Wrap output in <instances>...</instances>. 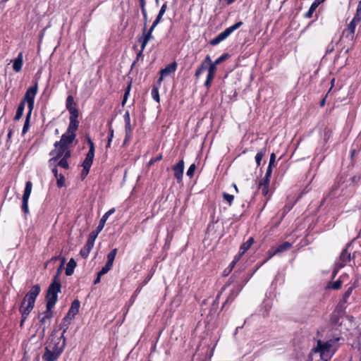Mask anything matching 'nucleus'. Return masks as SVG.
Wrapping results in <instances>:
<instances>
[{
	"label": "nucleus",
	"mask_w": 361,
	"mask_h": 361,
	"mask_svg": "<svg viewBox=\"0 0 361 361\" xmlns=\"http://www.w3.org/2000/svg\"><path fill=\"white\" fill-rule=\"evenodd\" d=\"M251 276L252 275H250L248 273H245L243 270L235 271L226 283L221 288L220 292L216 297L215 301L219 299L222 293L231 284H235L234 286L239 287V289H243Z\"/></svg>",
	"instance_id": "1"
},
{
	"label": "nucleus",
	"mask_w": 361,
	"mask_h": 361,
	"mask_svg": "<svg viewBox=\"0 0 361 361\" xmlns=\"http://www.w3.org/2000/svg\"><path fill=\"white\" fill-rule=\"evenodd\" d=\"M61 284L57 276H54L51 284L49 286L45 296L46 307L54 308L58 300V293L61 292Z\"/></svg>",
	"instance_id": "2"
},
{
	"label": "nucleus",
	"mask_w": 361,
	"mask_h": 361,
	"mask_svg": "<svg viewBox=\"0 0 361 361\" xmlns=\"http://www.w3.org/2000/svg\"><path fill=\"white\" fill-rule=\"evenodd\" d=\"M41 292L39 284H35L31 287L30 290L25 294L20 307H24L27 310H32L36 299Z\"/></svg>",
	"instance_id": "3"
},
{
	"label": "nucleus",
	"mask_w": 361,
	"mask_h": 361,
	"mask_svg": "<svg viewBox=\"0 0 361 361\" xmlns=\"http://www.w3.org/2000/svg\"><path fill=\"white\" fill-rule=\"evenodd\" d=\"M33 85L29 87L20 102L27 104L28 111H32L35 105V99L38 92V80H32Z\"/></svg>",
	"instance_id": "4"
},
{
	"label": "nucleus",
	"mask_w": 361,
	"mask_h": 361,
	"mask_svg": "<svg viewBox=\"0 0 361 361\" xmlns=\"http://www.w3.org/2000/svg\"><path fill=\"white\" fill-rule=\"evenodd\" d=\"M243 24L242 21H238L234 25L227 27L223 32L219 33L216 37L210 40L209 44L212 46H216L221 42L226 39L233 32L238 29Z\"/></svg>",
	"instance_id": "5"
},
{
	"label": "nucleus",
	"mask_w": 361,
	"mask_h": 361,
	"mask_svg": "<svg viewBox=\"0 0 361 361\" xmlns=\"http://www.w3.org/2000/svg\"><path fill=\"white\" fill-rule=\"evenodd\" d=\"M52 310L53 308H50L49 310L48 307H46V310L38 316L39 328L42 329L43 333H44L46 329H47L51 325V319L54 317Z\"/></svg>",
	"instance_id": "6"
},
{
	"label": "nucleus",
	"mask_w": 361,
	"mask_h": 361,
	"mask_svg": "<svg viewBox=\"0 0 361 361\" xmlns=\"http://www.w3.org/2000/svg\"><path fill=\"white\" fill-rule=\"evenodd\" d=\"M86 140L89 145V151L85 156V158L82 164V166L91 168L94 157L95 147L94 142L89 135L86 136Z\"/></svg>",
	"instance_id": "7"
},
{
	"label": "nucleus",
	"mask_w": 361,
	"mask_h": 361,
	"mask_svg": "<svg viewBox=\"0 0 361 361\" xmlns=\"http://www.w3.org/2000/svg\"><path fill=\"white\" fill-rule=\"evenodd\" d=\"M339 340L340 338L330 339L326 342H322L321 340H318L317 343V346L314 350L315 353H320L322 355L328 353L331 348L333 344L338 341Z\"/></svg>",
	"instance_id": "8"
},
{
	"label": "nucleus",
	"mask_w": 361,
	"mask_h": 361,
	"mask_svg": "<svg viewBox=\"0 0 361 361\" xmlns=\"http://www.w3.org/2000/svg\"><path fill=\"white\" fill-rule=\"evenodd\" d=\"M350 245L348 244L344 249H343L338 260L336 262L335 265L338 267V269H341L344 267L348 262L351 259V255L348 251V247Z\"/></svg>",
	"instance_id": "9"
},
{
	"label": "nucleus",
	"mask_w": 361,
	"mask_h": 361,
	"mask_svg": "<svg viewBox=\"0 0 361 361\" xmlns=\"http://www.w3.org/2000/svg\"><path fill=\"white\" fill-rule=\"evenodd\" d=\"M178 64L176 61H173L169 64H168L164 68L161 69L159 71L160 77L157 80V83L159 85H161L164 78L170 75L172 73H174L177 69Z\"/></svg>",
	"instance_id": "10"
},
{
	"label": "nucleus",
	"mask_w": 361,
	"mask_h": 361,
	"mask_svg": "<svg viewBox=\"0 0 361 361\" xmlns=\"http://www.w3.org/2000/svg\"><path fill=\"white\" fill-rule=\"evenodd\" d=\"M67 147L68 146L63 145L62 144H59L57 147H55V149L51 150L49 153V155L52 156V157L49 160V164L51 165L52 163L56 162L61 158Z\"/></svg>",
	"instance_id": "11"
},
{
	"label": "nucleus",
	"mask_w": 361,
	"mask_h": 361,
	"mask_svg": "<svg viewBox=\"0 0 361 361\" xmlns=\"http://www.w3.org/2000/svg\"><path fill=\"white\" fill-rule=\"evenodd\" d=\"M184 168L185 163L183 159L172 166L174 178L178 183H182L183 181Z\"/></svg>",
	"instance_id": "12"
},
{
	"label": "nucleus",
	"mask_w": 361,
	"mask_h": 361,
	"mask_svg": "<svg viewBox=\"0 0 361 361\" xmlns=\"http://www.w3.org/2000/svg\"><path fill=\"white\" fill-rule=\"evenodd\" d=\"M345 312V308L336 306L334 311L330 315V322L332 325L341 326L340 319L343 317Z\"/></svg>",
	"instance_id": "13"
},
{
	"label": "nucleus",
	"mask_w": 361,
	"mask_h": 361,
	"mask_svg": "<svg viewBox=\"0 0 361 361\" xmlns=\"http://www.w3.org/2000/svg\"><path fill=\"white\" fill-rule=\"evenodd\" d=\"M66 346V339L62 341L61 343V338H51L49 339L46 347H51L53 348L54 351H58L61 350V353H63L64 348Z\"/></svg>",
	"instance_id": "14"
},
{
	"label": "nucleus",
	"mask_w": 361,
	"mask_h": 361,
	"mask_svg": "<svg viewBox=\"0 0 361 361\" xmlns=\"http://www.w3.org/2000/svg\"><path fill=\"white\" fill-rule=\"evenodd\" d=\"M76 133H68V131H66L61 135V140L59 141L55 142L54 146L57 147L59 144H62L63 145L69 147V145L74 141Z\"/></svg>",
	"instance_id": "15"
},
{
	"label": "nucleus",
	"mask_w": 361,
	"mask_h": 361,
	"mask_svg": "<svg viewBox=\"0 0 361 361\" xmlns=\"http://www.w3.org/2000/svg\"><path fill=\"white\" fill-rule=\"evenodd\" d=\"M61 355V350L54 351L51 347H45V352L42 355L44 361H56Z\"/></svg>",
	"instance_id": "16"
},
{
	"label": "nucleus",
	"mask_w": 361,
	"mask_h": 361,
	"mask_svg": "<svg viewBox=\"0 0 361 361\" xmlns=\"http://www.w3.org/2000/svg\"><path fill=\"white\" fill-rule=\"evenodd\" d=\"M80 307V302L78 299H75L72 302L71 305L65 317L73 319L75 315L78 313Z\"/></svg>",
	"instance_id": "17"
},
{
	"label": "nucleus",
	"mask_w": 361,
	"mask_h": 361,
	"mask_svg": "<svg viewBox=\"0 0 361 361\" xmlns=\"http://www.w3.org/2000/svg\"><path fill=\"white\" fill-rule=\"evenodd\" d=\"M78 116L79 114L70 115L69 124L66 131L71 133H75L79 126Z\"/></svg>",
	"instance_id": "18"
},
{
	"label": "nucleus",
	"mask_w": 361,
	"mask_h": 361,
	"mask_svg": "<svg viewBox=\"0 0 361 361\" xmlns=\"http://www.w3.org/2000/svg\"><path fill=\"white\" fill-rule=\"evenodd\" d=\"M66 107L70 115L79 114L78 109L76 108V104L72 95H68L66 101Z\"/></svg>",
	"instance_id": "19"
},
{
	"label": "nucleus",
	"mask_w": 361,
	"mask_h": 361,
	"mask_svg": "<svg viewBox=\"0 0 361 361\" xmlns=\"http://www.w3.org/2000/svg\"><path fill=\"white\" fill-rule=\"evenodd\" d=\"M356 283H355L353 285L350 286L343 293L342 298L338 303V306H340L343 308L345 309V304L348 302V300L350 295L352 294L353 290L356 288Z\"/></svg>",
	"instance_id": "20"
},
{
	"label": "nucleus",
	"mask_w": 361,
	"mask_h": 361,
	"mask_svg": "<svg viewBox=\"0 0 361 361\" xmlns=\"http://www.w3.org/2000/svg\"><path fill=\"white\" fill-rule=\"evenodd\" d=\"M242 290V289H239V287L234 286V288L231 290L229 295H228L226 301L223 304L222 309L228 304L231 303L234 301L235 298L238 295L239 293Z\"/></svg>",
	"instance_id": "21"
},
{
	"label": "nucleus",
	"mask_w": 361,
	"mask_h": 361,
	"mask_svg": "<svg viewBox=\"0 0 361 361\" xmlns=\"http://www.w3.org/2000/svg\"><path fill=\"white\" fill-rule=\"evenodd\" d=\"M355 39V32L348 30V28H345L343 30L342 35L341 37V40L344 39L350 42H353Z\"/></svg>",
	"instance_id": "22"
},
{
	"label": "nucleus",
	"mask_w": 361,
	"mask_h": 361,
	"mask_svg": "<svg viewBox=\"0 0 361 361\" xmlns=\"http://www.w3.org/2000/svg\"><path fill=\"white\" fill-rule=\"evenodd\" d=\"M322 2H323V0H314L311 4L308 11L304 14V17L306 18H311L314 12Z\"/></svg>",
	"instance_id": "23"
},
{
	"label": "nucleus",
	"mask_w": 361,
	"mask_h": 361,
	"mask_svg": "<svg viewBox=\"0 0 361 361\" xmlns=\"http://www.w3.org/2000/svg\"><path fill=\"white\" fill-rule=\"evenodd\" d=\"M23 65V54L20 53L15 59L13 64V68L16 72H20Z\"/></svg>",
	"instance_id": "24"
},
{
	"label": "nucleus",
	"mask_w": 361,
	"mask_h": 361,
	"mask_svg": "<svg viewBox=\"0 0 361 361\" xmlns=\"http://www.w3.org/2000/svg\"><path fill=\"white\" fill-rule=\"evenodd\" d=\"M253 243L254 238L252 237L249 238L246 242L243 243L240 245L239 253L238 255H240L241 257L246 251H247L250 248Z\"/></svg>",
	"instance_id": "25"
},
{
	"label": "nucleus",
	"mask_w": 361,
	"mask_h": 361,
	"mask_svg": "<svg viewBox=\"0 0 361 361\" xmlns=\"http://www.w3.org/2000/svg\"><path fill=\"white\" fill-rule=\"evenodd\" d=\"M94 245L86 242L83 247L80 251V255L83 259H87L90 255V251L93 248Z\"/></svg>",
	"instance_id": "26"
},
{
	"label": "nucleus",
	"mask_w": 361,
	"mask_h": 361,
	"mask_svg": "<svg viewBox=\"0 0 361 361\" xmlns=\"http://www.w3.org/2000/svg\"><path fill=\"white\" fill-rule=\"evenodd\" d=\"M115 211H116L115 208H111V209H109L108 212H106L102 216V217L101 218V219L99 221V225L97 226L99 229H101L102 231V229L104 227L106 220L108 219V218L109 217L110 215H111L112 214H114L115 212Z\"/></svg>",
	"instance_id": "27"
},
{
	"label": "nucleus",
	"mask_w": 361,
	"mask_h": 361,
	"mask_svg": "<svg viewBox=\"0 0 361 361\" xmlns=\"http://www.w3.org/2000/svg\"><path fill=\"white\" fill-rule=\"evenodd\" d=\"M77 264L73 258H71L69 262H68L65 271V274L66 276H71L74 272V269L75 268Z\"/></svg>",
	"instance_id": "28"
},
{
	"label": "nucleus",
	"mask_w": 361,
	"mask_h": 361,
	"mask_svg": "<svg viewBox=\"0 0 361 361\" xmlns=\"http://www.w3.org/2000/svg\"><path fill=\"white\" fill-rule=\"evenodd\" d=\"M32 182L30 180L27 181L25 183V187L22 200H29V197H30L31 192H32Z\"/></svg>",
	"instance_id": "29"
},
{
	"label": "nucleus",
	"mask_w": 361,
	"mask_h": 361,
	"mask_svg": "<svg viewBox=\"0 0 361 361\" xmlns=\"http://www.w3.org/2000/svg\"><path fill=\"white\" fill-rule=\"evenodd\" d=\"M31 311L32 310H27V309L24 308V307H19V312L21 314V320H20V327H23L25 321L27 319V316L31 312Z\"/></svg>",
	"instance_id": "30"
},
{
	"label": "nucleus",
	"mask_w": 361,
	"mask_h": 361,
	"mask_svg": "<svg viewBox=\"0 0 361 361\" xmlns=\"http://www.w3.org/2000/svg\"><path fill=\"white\" fill-rule=\"evenodd\" d=\"M102 231L101 229H99L98 227L92 231H91L88 235L87 242L94 245V241L97 238L98 234Z\"/></svg>",
	"instance_id": "31"
},
{
	"label": "nucleus",
	"mask_w": 361,
	"mask_h": 361,
	"mask_svg": "<svg viewBox=\"0 0 361 361\" xmlns=\"http://www.w3.org/2000/svg\"><path fill=\"white\" fill-rule=\"evenodd\" d=\"M291 247H292V244L288 241H286V242L280 244L279 245H278L276 247V252H278V253H281V252H285L286 250H288Z\"/></svg>",
	"instance_id": "32"
},
{
	"label": "nucleus",
	"mask_w": 361,
	"mask_h": 361,
	"mask_svg": "<svg viewBox=\"0 0 361 361\" xmlns=\"http://www.w3.org/2000/svg\"><path fill=\"white\" fill-rule=\"evenodd\" d=\"M25 104H24L23 102H20V104H18V106L17 108L16 115L14 116L15 121H18L22 117V116L23 114L24 109H25Z\"/></svg>",
	"instance_id": "33"
},
{
	"label": "nucleus",
	"mask_w": 361,
	"mask_h": 361,
	"mask_svg": "<svg viewBox=\"0 0 361 361\" xmlns=\"http://www.w3.org/2000/svg\"><path fill=\"white\" fill-rule=\"evenodd\" d=\"M117 252H118L117 248H114V249L111 250V252L107 255V257H106L107 261L106 263L113 266V264H114L115 257L117 255Z\"/></svg>",
	"instance_id": "34"
},
{
	"label": "nucleus",
	"mask_w": 361,
	"mask_h": 361,
	"mask_svg": "<svg viewBox=\"0 0 361 361\" xmlns=\"http://www.w3.org/2000/svg\"><path fill=\"white\" fill-rule=\"evenodd\" d=\"M342 281L338 279L336 281L334 282H329L326 288L329 289H333V290H339L342 286Z\"/></svg>",
	"instance_id": "35"
},
{
	"label": "nucleus",
	"mask_w": 361,
	"mask_h": 361,
	"mask_svg": "<svg viewBox=\"0 0 361 361\" xmlns=\"http://www.w3.org/2000/svg\"><path fill=\"white\" fill-rule=\"evenodd\" d=\"M159 86L160 85H159L158 84L154 85L152 86V92H151L152 98L158 103H159V102H160V97H159Z\"/></svg>",
	"instance_id": "36"
},
{
	"label": "nucleus",
	"mask_w": 361,
	"mask_h": 361,
	"mask_svg": "<svg viewBox=\"0 0 361 361\" xmlns=\"http://www.w3.org/2000/svg\"><path fill=\"white\" fill-rule=\"evenodd\" d=\"M71 319L64 317L61 321V323L60 324V329H63V333H66L69 327V325L71 322Z\"/></svg>",
	"instance_id": "37"
},
{
	"label": "nucleus",
	"mask_w": 361,
	"mask_h": 361,
	"mask_svg": "<svg viewBox=\"0 0 361 361\" xmlns=\"http://www.w3.org/2000/svg\"><path fill=\"white\" fill-rule=\"evenodd\" d=\"M207 66V65L201 62L200 65L197 67L195 73V78L196 80H198L202 73L208 68Z\"/></svg>",
	"instance_id": "38"
},
{
	"label": "nucleus",
	"mask_w": 361,
	"mask_h": 361,
	"mask_svg": "<svg viewBox=\"0 0 361 361\" xmlns=\"http://www.w3.org/2000/svg\"><path fill=\"white\" fill-rule=\"evenodd\" d=\"M31 114H32V112L31 111H28L27 115H26L25 123H24V126H23V130H22V134L23 135H25L27 132V130L29 129Z\"/></svg>",
	"instance_id": "39"
},
{
	"label": "nucleus",
	"mask_w": 361,
	"mask_h": 361,
	"mask_svg": "<svg viewBox=\"0 0 361 361\" xmlns=\"http://www.w3.org/2000/svg\"><path fill=\"white\" fill-rule=\"evenodd\" d=\"M265 153H266V149L262 148L255 155V161H256L257 166H260L262 159L263 157L265 155Z\"/></svg>",
	"instance_id": "40"
},
{
	"label": "nucleus",
	"mask_w": 361,
	"mask_h": 361,
	"mask_svg": "<svg viewBox=\"0 0 361 361\" xmlns=\"http://www.w3.org/2000/svg\"><path fill=\"white\" fill-rule=\"evenodd\" d=\"M167 9V3L165 2L161 7L159 11V13L158 15L157 16V18H156V20L157 21H159L161 22V19H162V17L164 15Z\"/></svg>",
	"instance_id": "41"
},
{
	"label": "nucleus",
	"mask_w": 361,
	"mask_h": 361,
	"mask_svg": "<svg viewBox=\"0 0 361 361\" xmlns=\"http://www.w3.org/2000/svg\"><path fill=\"white\" fill-rule=\"evenodd\" d=\"M215 74L212 73H207V79L204 82V86L209 89L211 85L213 80L214 79Z\"/></svg>",
	"instance_id": "42"
},
{
	"label": "nucleus",
	"mask_w": 361,
	"mask_h": 361,
	"mask_svg": "<svg viewBox=\"0 0 361 361\" xmlns=\"http://www.w3.org/2000/svg\"><path fill=\"white\" fill-rule=\"evenodd\" d=\"M142 38H144L146 41L149 42V40L154 39V37L152 33H149L146 32V23L144 25L142 35H141Z\"/></svg>",
	"instance_id": "43"
},
{
	"label": "nucleus",
	"mask_w": 361,
	"mask_h": 361,
	"mask_svg": "<svg viewBox=\"0 0 361 361\" xmlns=\"http://www.w3.org/2000/svg\"><path fill=\"white\" fill-rule=\"evenodd\" d=\"M56 165L61 168H63L64 169H69V164L68 162L67 159L60 158L59 159V161L57 162Z\"/></svg>",
	"instance_id": "44"
},
{
	"label": "nucleus",
	"mask_w": 361,
	"mask_h": 361,
	"mask_svg": "<svg viewBox=\"0 0 361 361\" xmlns=\"http://www.w3.org/2000/svg\"><path fill=\"white\" fill-rule=\"evenodd\" d=\"M258 190L261 191V193L263 196L267 197L269 195V185H259L258 184Z\"/></svg>",
	"instance_id": "45"
},
{
	"label": "nucleus",
	"mask_w": 361,
	"mask_h": 361,
	"mask_svg": "<svg viewBox=\"0 0 361 361\" xmlns=\"http://www.w3.org/2000/svg\"><path fill=\"white\" fill-rule=\"evenodd\" d=\"M332 133H333V131H332V129L329 128V127H326L324 130V141L326 142L329 141V140L330 139V137H331L332 135Z\"/></svg>",
	"instance_id": "46"
},
{
	"label": "nucleus",
	"mask_w": 361,
	"mask_h": 361,
	"mask_svg": "<svg viewBox=\"0 0 361 361\" xmlns=\"http://www.w3.org/2000/svg\"><path fill=\"white\" fill-rule=\"evenodd\" d=\"M56 178V185L57 187L61 188L65 186V176L60 173V175L58 176V178Z\"/></svg>",
	"instance_id": "47"
},
{
	"label": "nucleus",
	"mask_w": 361,
	"mask_h": 361,
	"mask_svg": "<svg viewBox=\"0 0 361 361\" xmlns=\"http://www.w3.org/2000/svg\"><path fill=\"white\" fill-rule=\"evenodd\" d=\"M222 196H223L224 200L225 201H226L230 206L233 204V202L234 200V196L233 195H230L228 193L224 192Z\"/></svg>",
	"instance_id": "48"
},
{
	"label": "nucleus",
	"mask_w": 361,
	"mask_h": 361,
	"mask_svg": "<svg viewBox=\"0 0 361 361\" xmlns=\"http://www.w3.org/2000/svg\"><path fill=\"white\" fill-rule=\"evenodd\" d=\"M230 57V55L228 53H225V54H223L220 57H219L218 59H216L214 62L216 63V64L219 65L221 63H223L224 61H225L226 59H228V58Z\"/></svg>",
	"instance_id": "49"
},
{
	"label": "nucleus",
	"mask_w": 361,
	"mask_h": 361,
	"mask_svg": "<svg viewBox=\"0 0 361 361\" xmlns=\"http://www.w3.org/2000/svg\"><path fill=\"white\" fill-rule=\"evenodd\" d=\"M112 267L113 266L106 263V264L97 274L102 276L103 275L106 274L112 268Z\"/></svg>",
	"instance_id": "50"
},
{
	"label": "nucleus",
	"mask_w": 361,
	"mask_h": 361,
	"mask_svg": "<svg viewBox=\"0 0 361 361\" xmlns=\"http://www.w3.org/2000/svg\"><path fill=\"white\" fill-rule=\"evenodd\" d=\"M195 169H196V166H195V164H192L189 166V168H188V171H187V172H186V175H187L189 178H192V177H193V176H194V173H195Z\"/></svg>",
	"instance_id": "51"
},
{
	"label": "nucleus",
	"mask_w": 361,
	"mask_h": 361,
	"mask_svg": "<svg viewBox=\"0 0 361 361\" xmlns=\"http://www.w3.org/2000/svg\"><path fill=\"white\" fill-rule=\"evenodd\" d=\"M334 80H335V79H334H334H332V80H331V88L329 89V92H328L324 95V97L322 98V99L320 101V102H319V106H320L321 107H324V106H325V104H326V97H327V96H328L329 92L331 91V90L332 89V87H333V86H334Z\"/></svg>",
	"instance_id": "52"
},
{
	"label": "nucleus",
	"mask_w": 361,
	"mask_h": 361,
	"mask_svg": "<svg viewBox=\"0 0 361 361\" xmlns=\"http://www.w3.org/2000/svg\"><path fill=\"white\" fill-rule=\"evenodd\" d=\"M130 87H131V84L130 83L126 88L123 101H122V105H124L127 101L128 97L130 91Z\"/></svg>",
	"instance_id": "53"
},
{
	"label": "nucleus",
	"mask_w": 361,
	"mask_h": 361,
	"mask_svg": "<svg viewBox=\"0 0 361 361\" xmlns=\"http://www.w3.org/2000/svg\"><path fill=\"white\" fill-rule=\"evenodd\" d=\"M162 159H163V155H162V154H159V155H157V157L152 158V159L149 161L148 165H149V166H152V165H153L154 163H156V162H157V161H161Z\"/></svg>",
	"instance_id": "54"
},
{
	"label": "nucleus",
	"mask_w": 361,
	"mask_h": 361,
	"mask_svg": "<svg viewBox=\"0 0 361 361\" xmlns=\"http://www.w3.org/2000/svg\"><path fill=\"white\" fill-rule=\"evenodd\" d=\"M21 209H22V211L25 214H27L29 213L28 200H22V207H21Z\"/></svg>",
	"instance_id": "55"
},
{
	"label": "nucleus",
	"mask_w": 361,
	"mask_h": 361,
	"mask_svg": "<svg viewBox=\"0 0 361 361\" xmlns=\"http://www.w3.org/2000/svg\"><path fill=\"white\" fill-rule=\"evenodd\" d=\"M240 259V255H237L235 256L233 260L231 262V264L228 265V268L233 270L236 263L239 261Z\"/></svg>",
	"instance_id": "56"
},
{
	"label": "nucleus",
	"mask_w": 361,
	"mask_h": 361,
	"mask_svg": "<svg viewBox=\"0 0 361 361\" xmlns=\"http://www.w3.org/2000/svg\"><path fill=\"white\" fill-rule=\"evenodd\" d=\"M133 127L130 124V123H125V132L126 134H127L128 137H130V135L132 133Z\"/></svg>",
	"instance_id": "57"
},
{
	"label": "nucleus",
	"mask_w": 361,
	"mask_h": 361,
	"mask_svg": "<svg viewBox=\"0 0 361 361\" xmlns=\"http://www.w3.org/2000/svg\"><path fill=\"white\" fill-rule=\"evenodd\" d=\"M142 290V287H139L137 288L135 291L134 293H133L130 299V301L131 302V303H133L136 299V298L137 297V295H139V293H140Z\"/></svg>",
	"instance_id": "58"
},
{
	"label": "nucleus",
	"mask_w": 361,
	"mask_h": 361,
	"mask_svg": "<svg viewBox=\"0 0 361 361\" xmlns=\"http://www.w3.org/2000/svg\"><path fill=\"white\" fill-rule=\"evenodd\" d=\"M216 66H217V64H216V63L214 61L213 63L209 64L207 66L208 73H212L215 74L216 71Z\"/></svg>",
	"instance_id": "59"
},
{
	"label": "nucleus",
	"mask_w": 361,
	"mask_h": 361,
	"mask_svg": "<svg viewBox=\"0 0 361 361\" xmlns=\"http://www.w3.org/2000/svg\"><path fill=\"white\" fill-rule=\"evenodd\" d=\"M138 42L140 43V50L144 51L148 42L146 41L144 38H142L141 36L138 37Z\"/></svg>",
	"instance_id": "60"
},
{
	"label": "nucleus",
	"mask_w": 361,
	"mask_h": 361,
	"mask_svg": "<svg viewBox=\"0 0 361 361\" xmlns=\"http://www.w3.org/2000/svg\"><path fill=\"white\" fill-rule=\"evenodd\" d=\"M143 51L142 50H140L137 53V55H136V58H135V60L133 61V63H132V66L131 67H133L136 63L140 59H142V60L143 59Z\"/></svg>",
	"instance_id": "61"
},
{
	"label": "nucleus",
	"mask_w": 361,
	"mask_h": 361,
	"mask_svg": "<svg viewBox=\"0 0 361 361\" xmlns=\"http://www.w3.org/2000/svg\"><path fill=\"white\" fill-rule=\"evenodd\" d=\"M276 161V154L274 153H271L270 155L269 163L268 167L272 168L275 166Z\"/></svg>",
	"instance_id": "62"
},
{
	"label": "nucleus",
	"mask_w": 361,
	"mask_h": 361,
	"mask_svg": "<svg viewBox=\"0 0 361 361\" xmlns=\"http://www.w3.org/2000/svg\"><path fill=\"white\" fill-rule=\"evenodd\" d=\"M278 254V252H276V248L275 249H271L269 250H268L267 252V255H268V257L267 259H265L264 261V262H267L269 259H271V257H273L275 255Z\"/></svg>",
	"instance_id": "63"
},
{
	"label": "nucleus",
	"mask_w": 361,
	"mask_h": 361,
	"mask_svg": "<svg viewBox=\"0 0 361 361\" xmlns=\"http://www.w3.org/2000/svg\"><path fill=\"white\" fill-rule=\"evenodd\" d=\"M352 20L355 21L357 23H359L361 20V12L359 10H356V13L352 19Z\"/></svg>",
	"instance_id": "64"
}]
</instances>
